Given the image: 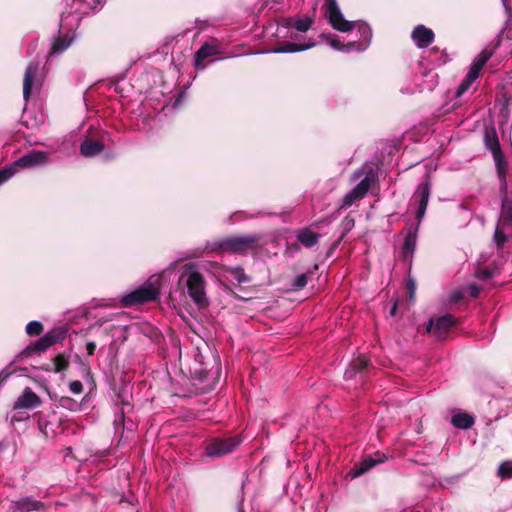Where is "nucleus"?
Wrapping results in <instances>:
<instances>
[{
	"mask_svg": "<svg viewBox=\"0 0 512 512\" xmlns=\"http://www.w3.org/2000/svg\"><path fill=\"white\" fill-rule=\"evenodd\" d=\"M179 277L171 297L179 293L180 297L188 295L199 307L208 304L205 293V279L199 272L198 266L194 262H188L178 269Z\"/></svg>",
	"mask_w": 512,
	"mask_h": 512,
	"instance_id": "1",
	"label": "nucleus"
},
{
	"mask_svg": "<svg viewBox=\"0 0 512 512\" xmlns=\"http://www.w3.org/2000/svg\"><path fill=\"white\" fill-rule=\"evenodd\" d=\"M105 0H64L60 18L61 30L75 31L81 20L90 12L103 7Z\"/></svg>",
	"mask_w": 512,
	"mask_h": 512,
	"instance_id": "2",
	"label": "nucleus"
},
{
	"mask_svg": "<svg viewBox=\"0 0 512 512\" xmlns=\"http://www.w3.org/2000/svg\"><path fill=\"white\" fill-rule=\"evenodd\" d=\"M431 194V186L428 181L422 182L418 185L415 193L413 194L411 205L416 206L415 216L418 221L414 231L410 230L406 235L402 247V253L404 258H408L414 252L416 247V232L420 225L428 205L429 197Z\"/></svg>",
	"mask_w": 512,
	"mask_h": 512,
	"instance_id": "3",
	"label": "nucleus"
},
{
	"mask_svg": "<svg viewBox=\"0 0 512 512\" xmlns=\"http://www.w3.org/2000/svg\"><path fill=\"white\" fill-rule=\"evenodd\" d=\"M362 176L360 182L344 196L342 207H350L356 200L363 198L377 181V173L370 166H363L353 173L354 180H358Z\"/></svg>",
	"mask_w": 512,
	"mask_h": 512,
	"instance_id": "4",
	"label": "nucleus"
},
{
	"mask_svg": "<svg viewBox=\"0 0 512 512\" xmlns=\"http://www.w3.org/2000/svg\"><path fill=\"white\" fill-rule=\"evenodd\" d=\"M160 294V277H151L134 291L124 295L121 302L125 307H131L155 300Z\"/></svg>",
	"mask_w": 512,
	"mask_h": 512,
	"instance_id": "5",
	"label": "nucleus"
},
{
	"mask_svg": "<svg viewBox=\"0 0 512 512\" xmlns=\"http://www.w3.org/2000/svg\"><path fill=\"white\" fill-rule=\"evenodd\" d=\"M48 157V152L39 150H33L23 155L12 164L0 170V185L8 181L17 172L18 168H32L45 165L48 163Z\"/></svg>",
	"mask_w": 512,
	"mask_h": 512,
	"instance_id": "6",
	"label": "nucleus"
},
{
	"mask_svg": "<svg viewBox=\"0 0 512 512\" xmlns=\"http://www.w3.org/2000/svg\"><path fill=\"white\" fill-rule=\"evenodd\" d=\"M44 81L40 62L32 60L28 63L23 77V99L28 102L32 95L39 93Z\"/></svg>",
	"mask_w": 512,
	"mask_h": 512,
	"instance_id": "7",
	"label": "nucleus"
},
{
	"mask_svg": "<svg viewBox=\"0 0 512 512\" xmlns=\"http://www.w3.org/2000/svg\"><path fill=\"white\" fill-rule=\"evenodd\" d=\"M260 238L261 237L258 234L233 236L225 238L217 242L215 245L217 246V249L223 252L245 253L254 249L257 246Z\"/></svg>",
	"mask_w": 512,
	"mask_h": 512,
	"instance_id": "8",
	"label": "nucleus"
},
{
	"mask_svg": "<svg viewBox=\"0 0 512 512\" xmlns=\"http://www.w3.org/2000/svg\"><path fill=\"white\" fill-rule=\"evenodd\" d=\"M239 436L229 438H215L211 440L205 449L208 457L218 458L234 451L241 443Z\"/></svg>",
	"mask_w": 512,
	"mask_h": 512,
	"instance_id": "9",
	"label": "nucleus"
},
{
	"mask_svg": "<svg viewBox=\"0 0 512 512\" xmlns=\"http://www.w3.org/2000/svg\"><path fill=\"white\" fill-rule=\"evenodd\" d=\"M326 15L331 26L341 32H348L356 25L354 21H347L336 2V0H325Z\"/></svg>",
	"mask_w": 512,
	"mask_h": 512,
	"instance_id": "10",
	"label": "nucleus"
},
{
	"mask_svg": "<svg viewBox=\"0 0 512 512\" xmlns=\"http://www.w3.org/2000/svg\"><path fill=\"white\" fill-rule=\"evenodd\" d=\"M360 39L358 41H349L343 44L342 52L349 53L352 51L363 52L370 45L372 38V30L370 26L364 22L357 23Z\"/></svg>",
	"mask_w": 512,
	"mask_h": 512,
	"instance_id": "11",
	"label": "nucleus"
},
{
	"mask_svg": "<svg viewBox=\"0 0 512 512\" xmlns=\"http://www.w3.org/2000/svg\"><path fill=\"white\" fill-rule=\"evenodd\" d=\"M455 324V317L451 314H445L437 318H431L426 330L428 333H432L436 338L442 339Z\"/></svg>",
	"mask_w": 512,
	"mask_h": 512,
	"instance_id": "12",
	"label": "nucleus"
},
{
	"mask_svg": "<svg viewBox=\"0 0 512 512\" xmlns=\"http://www.w3.org/2000/svg\"><path fill=\"white\" fill-rule=\"evenodd\" d=\"M386 459V455L380 452H377L374 455H368L364 457L361 462L355 464L353 469L350 471V475L353 478L359 477L364 473L368 472L374 466L385 462Z\"/></svg>",
	"mask_w": 512,
	"mask_h": 512,
	"instance_id": "13",
	"label": "nucleus"
},
{
	"mask_svg": "<svg viewBox=\"0 0 512 512\" xmlns=\"http://www.w3.org/2000/svg\"><path fill=\"white\" fill-rule=\"evenodd\" d=\"M221 53V47L217 42L204 43L195 53V66L198 70H204L206 64L204 60L208 57L215 56Z\"/></svg>",
	"mask_w": 512,
	"mask_h": 512,
	"instance_id": "14",
	"label": "nucleus"
},
{
	"mask_svg": "<svg viewBox=\"0 0 512 512\" xmlns=\"http://www.w3.org/2000/svg\"><path fill=\"white\" fill-rule=\"evenodd\" d=\"M74 31L61 30L51 45L49 57L57 56L66 51L74 40Z\"/></svg>",
	"mask_w": 512,
	"mask_h": 512,
	"instance_id": "15",
	"label": "nucleus"
},
{
	"mask_svg": "<svg viewBox=\"0 0 512 512\" xmlns=\"http://www.w3.org/2000/svg\"><path fill=\"white\" fill-rule=\"evenodd\" d=\"M15 512H38L46 509L47 505L32 496L21 497L12 502Z\"/></svg>",
	"mask_w": 512,
	"mask_h": 512,
	"instance_id": "16",
	"label": "nucleus"
},
{
	"mask_svg": "<svg viewBox=\"0 0 512 512\" xmlns=\"http://www.w3.org/2000/svg\"><path fill=\"white\" fill-rule=\"evenodd\" d=\"M411 37L418 48H426L434 41V32L424 25H417Z\"/></svg>",
	"mask_w": 512,
	"mask_h": 512,
	"instance_id": "17",
	"label": "nucleus"
},
{
	"mask_svg": "<svg viewBox=\"0 0 512 512\" xmlns=\"http://www.w3.org/2000/svg\"><path fill=\"white\" fill-rule=\"evenodd\" d=\"M41 404L40 397L30 388H26L14 403V409H33Z\"/></svg>",
	"mask_w": 512,
	"mask_h": 512,
	"instance_id": "18",
	"label": "nucleus"
},
{
	"mask_svg": "<svg viewBox=\"0 0 512 512\" xmlns=\"http://www.w3.org/2000/svg\"><path fill=\"white\" fill-rule=\"evenodd\" d=\"M104 150V144L99 140L85 139L80 146V153L84 157H93Z\"/></svg>",
	"mask_w": 512,
	"mask_h": 512,
	"instance_id": "19",
	"label": "nucleus"
},
{
	"mask_svg": "<svg viewBox=\"0 0 512 512\" xmlns=\"http://www.w3.org/2000/svg\"><path fill=\"white\" fill-rule=\"evenodd\" d=\"M55 342H56L55 335L53 333L49 332V333H46L44 336H42L40 339H38L33 344L29 345L24 352L27 354H30L31 352L45 351L46 349L51 347Z\"/></svg>",
	"mask_w": 512,
	"mask_h": 512,
	"instance_id": "20",
	"label": "nucleus"
},
{
	"mask_svg": "<svg viewBox=\"0 0 512 512\" xmlns=\"http://www.w3.org/2000/svg\"><path fill=\"white\" fill-rule=\"evenodd\" d=\"M315 46L314 42H309L307 44H297L293 42H284L274 48L271 49L272 53H293L304 51L310 49Z\"/></svg>",
	"mask_w": 512,
	"mask_h": 512,
	"instance_id": "21",
	"label": "nucleus"
},
{
	"mask_svg": "<svg viewBox=\"0 0 512 512\" xmlns=\"http://www.w3.org/2000/svg\"><path fill=\"white\" fill-rule=\"evenodd\" d=\"M297 241L306 248H312L315 246L320 238V235L313 232L309 228H302L297 231Z\"/></svg>",
	"mask_w": 512,
	"mask_h": 512,
	"instance_id": "22",
	"label": "nucleus"
},
{
	"mask_svg": "<svg viewBox=\"0 0 512 512\" xmlns=\"http://www.w3.org/2000/svg\"><path fill=\"white\" fill-rule=\"evenodd\" d=\"M491 56H492V51L483 50L473 60L471 66H470V69L468 71L470 73V78H472V76H475L477 78L479 77L480 71L485 66V64L487 63V61L490 59Z\"/></svg>",
	"mask_w": 512,
	"mask_h": 512,
	"instance_id": "23",
	"label": "nucleus"
},
{
	"mask_svg": "<svg viewBox=\"0 0 512 512\" xmlns=\"http://www.w3.org/2000/svg\"><path fill=\"white\" fill-rule=\"evenodd\" d=\"M491 56H492V51L483 50L473 60L471 66H470V69L468 71L470 73V78H472V76H475L477 78L479 77L480 71L485 66V64L487 63V61L490 59Z\"/></svg>",
	"mask_w": 512,
	"mask_h": 512,
	"instance_id": "24",
	"label": "nucleus"
},
{
	"mask_svg": "<svg viewBox=\"0 0 512 512\" xmlns=\"http://www.w3.org/2000/svg\"><path fill=\"white\" fill-rule=\"evenodd\" d=\"M312 22V19L309 17H302L297 20L285 18L283 19V26L285 28L294 27L299 32H306L310 29Z\"/></svg>",
	"mask_w": 512,
	"mask_h": 512,
	"instance_id": "25",
	"label": "nucleus"
},
{
	"mask_svg": "<svg viewBox=\"0 0 512 512\" xmlns=\"http://www.w3.org/2000/svg\"><path fill=\"white\" fill-rule=\"evenodd\" d=\"M452 424L460 429H469L474 425V418L468 413H456L452 416Z\"/></svg>",
	"mask_w": 512,
	"mask_h": 512,
	"instance_id": "26",
	"label": "nucleus"
},
{
	"mask_svg": "<svg viewBox=\"0 0 512 512\" xmlns=\"http://www.w3.org/2000/svg\"><path fill=\"white\" fill-rule=\"evenodd\" d=\"M498 177L501 180V189H506L507 162L503 154L493 156Z\"/></svg>",
	"mask_w": 512,
	"mask_h": 512,
	"instance_id": "27",
	"label": "nucleus"
},
{
	"mask_svg": "<svg viewBox=\"0 0 512 512\" xmlns=\"http://www.w3.org/2000/svg\"><path fill=\"white\" fill-rule=\"evenodd\" d=\"M485 145L489 149L493 156L503 154L501 151L500 143L496 132H486L485 134Z\"/></svg>",
	"mask_w": 512,
	"mask_h": 512,
	"instance_id": "28",
	"label": "nucleus"
},
{
	"mask_svg": "<svg viewBox=\"0 0 512 512\" xmlns=\"http://www.w3.org/2000/svg\"><path fill=\"white\" fill-rule=\"evenodd\" d=\"M500 224L510 225L512 223V201L507 197L502 200Z\"/></svg>",
	"mask_w": 512,
	"mask_h": 512,
	"instance_id": "29",
	"label": "nucleus"
},
{
	"mask_svg": "<svg viewBox=\"0 0 512 512\" xmlns=\"http://www.w3.org/2000/svg\"><path fill=\"white\" fill-rule=\"evenodd\" d=\"M369 362L365 357H358L353 361L350 368L346 370L345 376L352 378L357 372H360L367 368Z\"/></svg>",
	"mask_w": 512,
	"mask_h": 512,
	"instance_id": "30",
	"label": "nucleus"
},
{
	"mask_svg": "<svg viewBox=\"0 0 512 512\" xmlns=\"http://www.w3.org/2000/svg\"><path fill=\"white\" fill-rule=\"evenodd\" d=\"M505 226L506 225H502V224L498 223V225L495 229V232H494L493 240L498 249H501L503 247L504 243L508 239L507 235L504 232Z\"/></svg>",
	"mask_w": 512,
	"mask_h": 512,
	"instance_id": "31",
	"label": "nucleus"
},
{
	"mask_svg": "<svg viewBox=\"0 0 512 512\" xmlns=\"http://www.w3.org/2000/svg\"><path fill=\"white\" fill-rule=\"evenodd\" d=\"M227 272L233 276L238 284L247 283L249 281V277L245 274L243 268L237 267H229L227 268Z\"/></svg>",
	"mask_w": 512,
	"mask_h": 512,
	"instance_id": "32",
	"label": "nucleus"
},
{
	"mask_svg": "<svg viewBox=\"0 0 512 512\" xmlns=\"http://www.w3.org/2000/svg\"><path fill=\"white\" fill-rule=\"evenodd\" d=\"M477 79V77L475 76H472V78H470V73L468 72L466 77L462 80V82L460 83V85L458 86L457 90H456V97H461L471 86V84Z\"/></svg>",
	"mask_w": 512,
	"mask_h": 512,
	"instance_id": "33",
	"label": "nucleus"
},
{
	"mask_svg": "<svg viewBox=\"0 0 512 512\" xmlns=\"http://www.w3.org/2000/svg\"><path fill=\"white\" fill-rule=\"evenodd\" d=\"M43 331V325L39 321H31L26 326V333L30 336H38Z\"/></svg>",
	"mask_w": 512,
	"mask_h": 512,
	"instance_id": "34",
	"label": "nucleus"
},
{
	"mask_svg": "<svg viewBox=\"0 0 512 512\" xmlns=\"http://www.w3.org/2000/svg\"><path fill=\"white\" fill-rule=\"evenodd\" d=\"M342 234L339 240L337 241L336 245L344 238L345 234H347L353 227H354V219L347 216L345 217L340 224Z\"/></svg>",
	"mask_w": 512,
	"mask_h": 512,
	"instance_id": "35",
	"label": "nucleus"
},
{
	"mask_svg": "<svg viewBox=\"0 0 512 512\" xmlns=\"http://www.w3.org/2000/svg\"><path fill=\"white\" fill-rule=\"evenodd\" d=\"M498 475L502 478L512 477V461L503 462L498 468Z\"/></svg>",
	"mask_w": 512,
	"mask_h": 512,
	"instance_id": "36",
	"label": "nucleus"
},
{
	"mask_svg": "<svg viewBox=\"0 0 512 512\" xmlns=\"http://www.w3.org/2000/svg\"><path fill=\"white\" fill-rule=\"evenodd\" d=\"M68 365V360L64 356L59 355L54 361V371L57 373L62 372L67 369Z\"/></svg>",
	"mask_w": 512,
	"mask_h": 512,
	"instance_id": "37",
	"label": "nucleus"
},
{
	"mask_svg": "<svg viewBox=\"0 0 512 512\" xmlns=\"http://www.w3.org/2000/svg\"><path fill=\"white\" fill-rule=\"evenodd\" d=\"M306 285H307V275L306 274L297 275L292 282V287L294 290H300V289L304 288Z\"/></svg>",
	"mask_w": 512,
	"mask_h": 512,
	"instance_id": "38",
	"label": "nucleus"
},
{
	"mask_svg": "<svg viewBox=\"0 0 512 512\" xmlns=\"http://www.w3.org/2000/svg\"><path fill=\"white\" fill-rule=\"evenodd\" d=\"M60 406L69 410H73L78 406V404L70 397H62L60 399Z\"/></svg>",
	"mask_w": 512,
	"mask_h": 512,
	"instance_id": "39",
	"label": "nucleus"
},
{
	"mask_svg": "<svg viewBox=\"0 0 512 512\" xmlns=\"http://www.w3.org/2000/svg\"><path fill=\"white\" fill-rule=\"evenodd\" d=\"M406 289H407V292L409 295V299L413 300L414 296H415V291H416V283H415L414 279H412L410 277L407 279Z\"/></svg>",
	"mask_w": 512,
	"mask_h": 512,
	"instance_id": "40",
	"label": "nucleus"
},
{
	"mask_svg": "<svg viewBox=\"0 0 512 512\" xmlns=\"http://www.w3.org/2000/svg\"><path fill=\"white\" fill-rule=\"evenodd\" d=\"M326 38V40L329 42L330 46L334 49V50H337V51H341L342 52V49L343 48V44L335 37H332L330 35H327V36H324Z\"/></svg>",
	"mask_w": 512,
	"mask_h": 512,
	"instance_id": "41",
	"label": "nucleus"
},
{
	"mask_svg": "<svg viewBox=\"0 0 512 512\" xmlns=\"http://www.w3.org/2000/svg\"><path fill=\"white\" fill-rule=\"evenodd\" d=\"M69 388L70 391L74 394H80L83 391V385L78 380L70 382Z\"/></svg>",
	"mask_w": 512,
	"mask_h": 512,
	"instance_id": "42",
	"label": "nucleus"
},
{
	"mask_svg": "<svg viewBox=\"0 0 512 512\" xmlns=\"http://www.w3.org/2000/svg\"><path fill=\"white\" fill-rule=\"evenodd\" d=\"M86 349H87V353L88 355H93L95 349H96V343L91 341V342H88L87 345H86Z\"/></svg>",
	"mask_w": 512,
	"mask_h": 512,
	"instance_id": "43",
	"label": "nucleus"
},
{
	"mask_svg": "<svg viewBox=\"0 0 512 512\" xmlns=\"http://www.w3.org/2000/svg\"><path fill=\"white\" fill-rule=\"evenodd\" d=\"M479 289L476 286L471 287V296L476 297L478 295Z\"/></svg>",
	"mask_w": 512,
	"mask_h": 512,
	"instance_id": "44",
	"label": "nucleus"
},
{
	"mask_svg": "<svg viewBox=\"0 0 512 512\" xmlns=\"http://www.w3.org/2000/svg\"><path fill=\"white\" fill-rule=\"evenodd\" d=\"M177 264H178V261H174V262H172V263L169 265V267H168L167 269H168V270H174V269H176Z\"/></svg>",
	"mask_w": 512,
	"mask_h": 512,
	"instance_id": "45",
	"label": "nucleus"
},
{
	"mask_svg": "<svg viewBox=\"0 0 512 512\" xmlns=\"http://www.w3.org/2000/svg\"><path fill=\"white\" fill-rule=\"evenodd\" d=\"M396 310H397V304L395 303V304L392 306L391 310H390V314H391V315H394V314L396 313Z\"/></svg>",
	"mask_w": 512,
	"mask_h": 512,
	"instance_id": "46",
	"label": "nucleus"
},
{
	"mask_svg": "<svg viewBox=\"0 0 512 512\" xmlns=\"http://www.w3.org/2000/svg\"><path fill=\"white\" fill-rule=\"evenodd\" d=\"M104 322H105V321L100 320V321L98 322V326H99V327H101V326L104 324Z\"/></svg>",
	"mask_w": 512,
	"mask_h": 512,
	"instance_id": "47",
	"label": "nucleus"
},
{
	"mask_svg": "<svg viewBox=\"0 0 512 512\" xmlns=\"http://www.w3.org/2000/svg\"><path fill=\"white\" fill-rule=\"evenodd\" d=\"M240 512H244V511L241 510Z\"/></svg>",
	"mask_w": 512,
	"mask_h": 512,
	"instance_id": "48",
	"label": "nucleus"
}]
</instances>
